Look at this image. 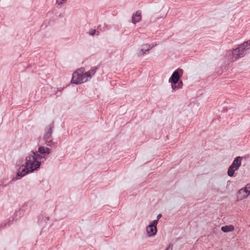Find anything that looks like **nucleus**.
Wrapping results in <instances>:
<instances>
[{"label":"nucleus","instance_id":"nucleus-1","mask_svg":"<svg viewBox=\"0 0 250 250\" xmlns=\"http://www.w3.org/2000/svg\"><path fill=\"white\" fill-rule=\"evenodd\" d=\"M44 159V157L34 151H31L25 158V166L22 165L19 168L16 177L13 180H18L20 179L18 177H22L29 172L37 170Z\"/></svg>","mask_w":250,"mask_h":250},{"label":"nucleus","instance_id":"nucleus-2","mask_svg":"<svg viewBox=\"0 0 250 250\" xmlns=\"http://www.w3.org/2000/svg\"><path fill=\"white\" fill-rule=\"evenodd\" d=\"M250 48V40L239 45L236 48L233 49L232 51H228L227 54L230 56V61L234 62L240 58L244 57L246 55L245 51Z\"/></svg>","mask_w":250,"mask_h":250},{"label":"nucleus","instance_id":"nucleus-3","mask_svg":"<svg viewBox=\"0 0 250 250\" xmlns=\"http://www.w3.org/2000/svg\"><path fill=\"white\" fill-rule=\"evenodd\" d=\"M84 69L81 68L75 71L72 75L71 83L78 84L87 81L84 75Z\"/></svg>","mask_w":250,"mask_h":250},{"label":"nucleus","instance_id":"nucleus-4","mask_svg":"<svg viewBox=\"0 0 250 250\" xmlns=\"http://www.w3.org/2000/svg\"><path fill=\"white\" fill-rule=\"evenodd\" d=\"M183 73V71L180 68H178L172 74L171 77L169 78L168 81L169 83H177L180 79V77H182Z\"/></svg>","mask_w":250,"mask_h":250},{"label":"nucleus","instance_id":"nucleus-5","mask_svg":"<svg viewBox=\"0 0 250 250\" xmlns=\"http://www.w3.org/2000/svg\"><path fill=\"white\" fill-rule=\"evenodd\" d=\"M157 220H153L150 225L146 228V232L149 237L154 236L157 233Z\"/></svg>","mask_w":250,"mask_h":250},{"label":"nucleus","instance_id":"nucleus-6","mask_svg":"<svg viewBox=\"0 0 250 250\" xmlns=\"http://www.w3.org/2000/svg\"><path fill=\"white\" fill-rule=\"evenodd\" d=\"M53 125H50L49 128L46 133H45L43 139L46 141V143L47 146H51V140H50L52 133V128Z\"/></svg>","mask_w":250,"mask_h":250},{"label":"nucleus","instance_id":"nucleus-7","mask_svg":"<svg viewBox=\"0 0 250 250\" xmlns=\"http://www.w3.org/2000/svg\"><path fill=\"white\" fill-rule=\"evenodd\" d=\"M249 194L247 192L246 189L241 188L240 189L237 194V198L238 201L242 200L244 199H246Z\"/></svg>","mask_w":250,"mask_h":250},{"label":"nucleus","instance_id":"nucleus-8","mask_svg":"<svg viewBox=\"0 0 250 250\" xmlns=\"http://www.w3.org/2000/svg\"><path fill=\"white\" fill-rule=\"evenodd\" d=\"M243 157L241 156H238L235 158L233 161L232 164L230 165L232 167L235 168V169L238 170L241 165Z\"/></svg>","mask_w":250,"mask_h":250},{"label":"nucleus","instance_id":"nucleus-9","mask_svg":"<svg viewBox=\"0 0 250 250\" xmlns=\"http://www.w3.org/2000/svg\"><path fill=\"white\" fill-rule=\"evenodd\" d=\"M36 153L39 152L40 154L43 155L42 157H44L46 158L45 155H48L51 152V149L48 147H45L43 146H41L38 148V151L35 152Z\"/></svg>","mask_w":250,"mask_h":250},{"label":"nucleus","instance_id":"nucleus-10","mask_svg":"<svg viewBox=\"0 0 250 250\" xmlns=\"http://www.w3.org/2000/svg\"><path fill=\"white\" fill-rule=\"evenodd\" d=\"M152 48V46H151L150 45L148 44H144L142 46L141 48L140 49L139 52H138V55L140 56H142L145 54L147 52H148L150 49Z\"/></svg>","mask_w":250,"mask_h":250},{"label":"nucleus","instance_id":"nucleus-11","mask_svg":"<svg viewBox=\"0 0 250 250\" xmlns=\"http://www.w3.org/2000/svg\"><path fill=\"white\" fill-rule=\"evenodd\" d=\"M141 20V12L140 10L137 11L135 14L132 16V22L135 24Z\"/></svg>","mask_w":250,"mask_h":250},{"label":"nucleus","instance_id":"nucleus-12","mask_svg":"<svg viewBox=\"0 0 250 250\" xmlns=\"http://www.w3.org/2000/svg\"><path fill=\"white\" fill-rule=\"evenodd\" d=\"M183 86V82L180 81L179 82H178L177 83H171V88L172 89V92L175 91L178 89L181 88Z\"/></svg>","mask_w":250,"mask_h":250},{"label":"nucleus","instance_id":"nucleus-13","mask_svg":"<svg viewBox=\"0 0 250 250\" xmlns=\"http://www.w3.org/2000/svg\"><path fill=\"white\" fill-rule=\"evenodd\" d=\"M221 229L224 232H228L233 231L234 228L232 225H228L222 227Z\"/></svg>","mask_w":250,"mask_h":250},{"label":"nucleus","instance_id":"nucleus-14","mask_svg":"<svg viewBox=\"0 0 250 250\" xmlns=\"http://www.w3.org/2000/svg\"><path fill=\"white\" fill-rule=\"evenodd\" d=\"M96 72V69L95 68H92L90 69L89 71L85 72L84 75L85 76V77L86 79L91 78V76L93 75Z\"/></svg>","mask_w":250,"mask_h":250},{"label":"nucleus","instance_id":"nucleus-15","mask_svg":"<svg viewBox=\"0 0 250 250\" xmlns=\"http://www.w3.org/2000/svg\"><path fill=\"white\" fill-rule=\"evenodd\" d=\"M237 170V169L230 166L228 170V174L229 176L232 177L234 176V172Z\"/></svg>","mask_w":250,"mask_h":250},{"label":"nucleus","instance_id":"nucleus-16","mask_svg":"<svg viewBox=\"0 0 250 250\" xmlns=\"http://www.w3.org/2000/svg\"><path fill=\"white\" fill-rule=\"evenodd\" d=\"M66 1L67 0H56V3L59 6L61 7Z\"/></svg>","mask_w":250,"mask_h":250},{"label":"nucleus","instance_id":"nucleus-17","mask_svg":"<svg viewBox=\"0 0 250 250\" xmlns=\"http://www.w3.org/2000/svg\"><path fill=\"white\" fill-rule=\"evenodd\" d=\"M249 194H250V184H248L245 188Z\"/></svg>","mask_w":250,"mask_h":250},{"label":"nucleus","instance_id":"nucleus-18","mask_svg":"<svg viewBox=\"0 0 250 250\" xmlns=\"http://www.w3.org/2000/svg\"><path fill=\"white\" fill-rule=\"evenodd\" d=\"M96 33L95 30H92L89 32V34L91 36H93Z\"/></svg>","mask_w":250,"mask_h":250},{"label":"nucleus","instance_id":"nucleus-19","mask_svg":"<svg viewBox=\"0 0 250 250\" xmlns=\"http://www.w3.org/2000/svg\"><path fill=\"white\" fill-rule=\"evenodd\" d=\"M172 250V246L169 245L165 250Z\"/></svg>","mask_w":250,"mask_h":250},{"label":"nucleus","instance_id":"nucleus-20","mask_svg":"<svg viewBox=\"0 0 250 250\" xmlns=\"http://www.w3.org/2000/svg\"><path fill=\"white\" fill-rule=\"evenodd\" d=\"M162 217L161 214H159L157 216V219L156 220H157V222H158L159 219Z\"/></svg>","mask_w":250,"mask_h":250},{"label":"nucleus","instance_id":"nucleus-21","mask_svg":"<svg viewBox=\"0 0 250 250\" xmlns=\"http://www.w3.org/2000/svg\"><path fill=\"white\" fill-rule=\"evenodd\" d=\"M47 220H49V218L48 217L46 218Z\"/></svg>","mask_w":250,"mask_h":250}]
</instances>
